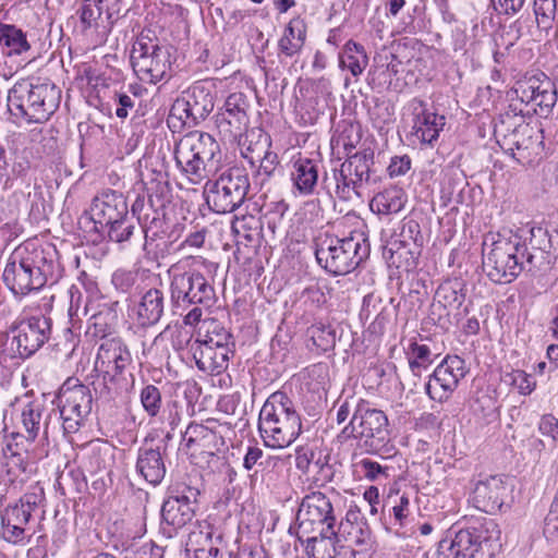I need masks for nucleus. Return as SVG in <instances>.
<instances>
[{
  "label": "nucleus",
  "instance_id": "nucleus-8",
  "mask_svg": "<svg viewBox=\"0 0 558 558\" xmlns=\"http://www.w3.org/2000/svg\"><path fill=\"white\" fill-rule=\"evenodd\" d=\"M494 135L499 146L522 165L532 162L533 157L538 155L541 136L523 117L510 113L501 116Z\"/></svg>",
  "mask_w": 558,
  "mask_h": 558
},
{
  "label": "nucleus",
  "instance_id": "nucleus-64",
  "mask_svg": "<svg viewBox=\"0 0 558 558\" xmlns=\"http://www.w3.org/2000/svg\"><path fill=\"white\" fill-rule=\"evenodd\" d=\"M411 168V158L408 155L391 158L388 173L391 178L404 175Z\"/></svg>",
  "mask_w": 558,
  "mask_h": 558
},
{
  "label": "nucleus",
  "instance_id": "nucleus-50",
  "mask_svg": "<svg viewBox=\"0 0 558 558\" xmlns=\"http://www.w3.org/2000/svg\"><path fill=\"white\" fill-rule=\"evenodd\" d=\"M545 89L533 104L535 113L547 117L557 102L556 86L551 81H545Z\"/></svg>",
  "mask_w": 558,
  "mask_h": 558
},
{
  "label": "nucleus",
  "instance_id": "nucleus-13",
  "mask_svg": "<svg viewBox=\"0 0 558 558\" xmlns=\"http://www.w3.org/2000/svg\"><path fill=\"white\" fill-rule=\"evenodd\" d=\"M342 434L359 439L368 451H377L389 440L388 418L381 410L361 401Z\"/></svg>",
  "mask_w": 558,
  "mask_h": 558
},
{
  "label": "nucleus",
  "instance_id": "nucleus-42",
  "mask_svg": "<svg viewBox=\"0 0 558 558\" xmlns=\"http://www.w3.org/2000/svg\"><path fill=\"white\" fill-rule=\"evenodd\" d=\"M464 294L450 283L441 284L435 293V311H446V314H459V310L464 303Z\"/></svg>",
  "mask_w": 558,
  "mask_h": 558
},
{
  "label": "nucleus",
  "instance_id": "nucleus-17",
  "mask_svg": "<svg viewBox=\"0 0 558 558\" xmlns=\"http://www.w3.org/2000/svg\"><path fill=\"white\" fill-rule=\"evenodd\" d=\"M131 361V353L121 339L111 338L101 342L94 363V372L102 378L104 383L99 391L100 397L111 398L108 384L113 383L116 376L122 374Z\"/></svg>",
  "mask_w": 558,
  "mask_h": 558
},
{
  "label": "nucleus",
  "instance_id": "nucleus-40",
  "mask_svg": "<svg viewBox=\"0 0 558 558\" xmlns=\"http://www.w3.org/2000/svg\"><path fill=\"white\" fill-rule=\"evenodd\" d=\"M339 64L342 69H347L353 76L363 73L368 64V58L364 47L353 40H349L339 54Z\"/></svg>",
  "mask_w": 558,
  "mask_h": 558
},
{
  "label": "nucleus",
  "instance_id": "nucleus-6",
  "mask_svg": "<svg viewBox=\"0 0 558 558\" xmlns=\"http://www.w3.org/2000/svg\"><path fill=\"white\" fill-rule=\"evenodd\" d=\"M369 255V244L363 233L352 232L339 239L326 236L316 243L317 263L335 276L354 270Z\"/></svg>",
  "mask_w": 558,
  "mask_h": 558
},
{
  "label": "nucleus",
  "instance_id": "nucleus-32",
  "mask_svg": "<svg viewBox=\"0 0 558 558\" xmlns=\"http://www.w3.org/2000/svg\"><path fill=\"white\" fill-rule=\"evenodd\" d=\"M31 49L32 46L25 32L15 25L0 23V52L2 57L21 58V61H26Z\"/></svg>",
  "mask_w": 558,
  "mask_h": 558
},
{
  "label": "nucleus",
  "instance_id": "nucleus-49",
  "mask_svg": "<svg viewBox=\"0 0 558 558\" xmlns=\"http://www.w3.org/2000/svg\"><path fill=\"white\" fill-rule=\"evenodd\" d=\"M388 468L380 465L372 459L364 458L354 463V471L369 481H385L388 478Z\"/></svg>",
  "mask_w": 558,
  "mask_h": 558
},
{
  "label": "nucleus",
  "instance_id": "nucleus-35",
  "mask_svg": "<svg viewBox=\"0 0 558 558\" xmlns=\"http://www.w3.org/2000/svg\"><path fill=\"white\" fill-rule=\"evenodd\" d=\"M318 162L307 157H299L292 163L291 180L303 195H311L318 182Z\"/></svg>",
  "mask_w": 558,
  "mask_h": 558
},
{
  "label": "nucleus",
  "instance_id": "nucleus-19",
  "mask_svg": "<svg viewBox=\"0 0 558 558\" xmlns=\"http://www.w3.org/2000/svg\"><path fill=\"white\" fill-rule=\"evenodd\" d=\"M466 373L465 362L462 357L458 355L446 356L435 368L426 384L427 395L439 402L447 400Z\"/></svg>",
  "mask_w": 558,
  "mask_h": 558
},
{
  "label": "nucleus",
  "instance_id": "nucleus-29",
  "mask_svg": "<svg viewBox=\"0 0 558 558\" xmlns=\"http://www.w3.org/2000/svg\"><path fill=\"white\" fill-rule=\"evenodd\" d=\"M135 469L148 484L159 485L167 472L163 453L159 448L141 447L137 451Z\"/></svg>",
  "mask_w": 558,
  "mask_h": 558
},
{
  "label": "nucleus",
  "instance_id": "nucleus-20",
  "mask_svg": "<svg viewBox=\"0 0 558 558\" xmlns=\"http://www.w3.org/2000/svg\"><path fill=\"white\" fill-rule=\"evenodd\" d=\"M219 428L221 424L216 418H208L204 423H190L182 434L186 449L192 456H215L225 446Z\"/></svg>",
  "mask_w": 558,
  "mask_h": 558
},
{
  "label": "nucleus",
  "instance_id": "nucleus-63",
  "mask_svg": "<svg viewBox=\"0 0 558 558\" xmlns=\"http://www.w3.org/2000/svg\"><path fill=\"white\" fill-rule=\"evenodd\" d=\"M409 498L407 496H401L399 504L392 506L389 511L393 517V526L403 527L405 525V520L409 514Z\"/></svg>",
  "mask_w": 558,
  "mask_h": 558
},
{
  "label": "nucleus",
  "instance_id": "nucleus-53",
  "mask_svg": "<svg viewBox=\"0 0 558 558\" xmlns=\"http://www.w3.org/2000/svg\"><path fill=\"white\" fill-rule=\"evenodd\" d=\"M215 536L216 535L210 525H207L206 529L193 531L189 535L186 550L195 553L196 548L197 550H202V548H208L211 544L215 543Z\"/></svg>",
  "mask_w": 558,
  "mask_h": 558
},
{
  "label": "nucleus",
  "instance_id": "nucleus-47",
  "mask_svg": "<svg viewBox=\"0 0 558 558\" xmlns=\"http://www.w3.org/2000/svg\"><path fill=\"white\" fill-rule=\"evenodd\" d=\"M288 204L283 201L268 204L260 221V226L266 227L274 235L279 231H282L284 215L288 211Z\"/></svg>",
  "mask_w": 558,
  "mask_h": 558
},
{
  "label": "nucleus",
  "instance_id": "nucleus-43",
  "mask_svg": "<svg viewBox=\"0 0 558 558\" xmlns=\"http://www.w3.org/2000/svg\"><path fill=\"white\" fill-rule=\"evenodd\" d=\"M136 230L135 220L130 213L124 218H120L119 221L112 222L106 228L97 232L98 236L102 240L122 244L129 242Z\"/></svg>",
  "mask_w": 558,
  "mask_h": 558
},
{
  "label": "nucleus",
  "instance_id": "nucleus-33",
  "mask_svg": "<svg viewBox=\"0 0 558 558\" xmlns=\"http://www.w3.org/2000/svg\"><path fill=\"white\" fill-rule=\"evenodd\" d=\"M413 242L417 246L423 245V235L418 222L414 219H404L400 230V240L393 241L389 245L384 247L383 255L386 258L389 266L400 268L401 265V252L400 248L405 247L409 242Z\"/></svg>",
  "mask_w": 558,
  "mask_h": 558
},
{
  "label": "nucleus",
  "instance_id": "nucleus-59",
  "mask_svg": "<svg viewBox=\"0 0 558 558\" xmlns=\"http://www.w3.org/2000/svg\"><path fill=\"white\" fill-rule=\"evenodd\" d=\"M223 331L229 330L217 318L208 317L203 320L199 318V322L197 323L196 338H204V335L214 336Z\"/></svg>",
  "mask_w": 558,
  "mask_h": 558
},
{
  "label": "nucleus",
  "instance_id": "nucleus-7",
  "mask_svg": "<svg viewBox=\"0 0 558 558\" xmlns=\"http://www.w3.org/2000/svg\"><path fill=\"white\" fill-rule=\"evenodd\" d=\"M174 47L160 45L157 39L141 35L131 50V64L137 77L145 83L157 84L173 73Z\"/></svg>",
  "mask_w": 558,
  "mask_h": 558
},
{
  "label": "nucleus",
  "instance_id": "nucleus-56",
  "mask_svg": "<svg viewBox=\"0 0 558 558\" xmlns=\"http://www.w3.org/2000/svg\"><path fill=\"white\" fill-rule=\"evenodd\" d=\"M137 274L133 270L118 269L113 272L111 282L117 290L129 292L135 284Z\"/></svg>",
  "mask_w": 558,
  "mask_h": 558
},
{
  "label": "nucleus",
  "instance_id": "nucleus-37",
  "mask_svg": "<svg viewBox=\"0 0 558 558\" xmlns=\"http://www.w3.org/2000/svg\"><path fill=\"white\" fill-rule=\"evenodd\" d=\"M306 23L303 19H292L278 41L280 54L292 58L300 53L306 40Z\"/></svg>",
  "mask_w": 558,
  "mask_h": 558
},
{
  "label": "nucleus",
  "instance_id": "nucleus-21",
  "mask_svg": "<svg viewBox=\"0 0 558 558\" xmlns=\"http://www.w3.org/2000/svg\"><path fill=\"white\" fill-rule=\"evenodd\" d=\"M16 335L13 341L16 342L19 356L29 357L49 339L51 332V319L49 316H28L15 327Z\"/></svg>",
  "mask_w": 558,
  "mask_h": 558
},
{
  "label": "nucleus",
  "instance_id": "nucleus-30",
  "mask_svg": "<svg viewBox=\"0 0 558 558\" xmlns=\"http://www.w3.org/2000/svg\"><path fill=\"white\" fill-rule=\"evenodd\" d=\"M31 519L29 512L23 509V505L15 502L7 506L1 511L2 538L12 544L22 542Z\"/></svg>",
  "mask_w": 558,
  "mask_h": 558
},
{
  "label": "nucleus",
  "instance_id": "nucleus-16",
  "mask_svg": "<svg viewBox=\"0 0 558 558\" xmlns=\"http://www.w3.org/2000/svg\"><path fill=\"white\" fill-rule=\"evenodd\" d=\"M129 213L125 196L121 192L107 189L92 199L89 209L84 211L78 222L92 225L90 231L97 233Z\"/></svg>",
  "mask_w": 558,
  "mask_h": 558
},
{
  "label": "nucleus",
  "instance_id": "nucleus-5",
  "mask_svg": "<svg viewBox=\"0 0 558 558\" xmlns=\"http://www.w3.org/2000/svg\"><path fill=\"white\" fill-rule=\"evenodd\" d=\"M483 242V270L495 283L512 282L523 270H527L521 256V239L517 235L497 234Z\"/></svg>",
  "mask_w": 558,
  "mask_h": 558
},
{
  "label": "nucleus",
  "instance_id": "nucleus-57",
  "mask_svg": "<svg viewBox=\"0 0 558 558\" xmlns=\"http://www.w3.org/2000/svg\"><path fill=\"white\" fill-rule=\"evenodd\" d=\"M112 101L117 106L116 116L120 119H125L135 107L134 97L124 92H116Z\"/></svg>",
  "mask_w": 558,
  "mask_h": 558
},
{
  "label": "nucleus",
  "instance_id": "nucleus-38",
  "mask_svg": "<svg viewBox=\"0 0 558 558\" xmlns=\"http://www.w3.org/2000/svg\"><path fill=\"white\" fill-rule=\"evenodd\" d=\"M373 165L374 151L371 149H364L349 156L348 159L342 162V171L353 175L355 183H357L361 189L364 183H368L371 181V167Z\"/></svg>",
  "mask_w": 558,
  "mask_h": 558
},
{
  "label": "nucleus",
  "instance_id": "nucleus-10",
  "mask_svg": "<svg viewBox=\"0 0 558 558\" xmlns=\"http://www.w3.org/2000/svg\"><path fill=\"white\" fill-rule=\"evenodd\" d=\"M46 258L43 252L24 255L16 251L7 263L2 279L14 294H26L46 284Z\"/></svg>",
  "mask_w": 558,
  "mask_h": 558
},
{
  "label": "nucleus",
  "instance_id": "nucleus-24",
  "mask_svg": "<svg viewBox=\"0 0 558 558\" xmlns=\"http://www.w3.org/2000/svg\"><path fill=\"white\" fill-rule=\"evenodd\" d=\"M413 109V134L423 144L432 145L439 137V132L445 126V117L426 109V102L420 98L411 101Z\"/></svg>",
  "mask_w": 558,
  "mask_h": 558
},
{
  "label": "nucleus",
  "instance_id": "nucleus-60",
  "mask_svg": "<svg viewBox=\"0 0 558 558\" xmlns=\"http://www.w3.org/2000/svg\"><path fill=\"white\" fill-rule=\"evenodd\" d=\"M534 23L535 19L533 20L530 15H521L519 19H517L511 25V28L517 34L515 38L519 39L522 37H534L535 31L538 32L536 28L534 29Z\"/></svg>",
  "mask_w": 558,
  "mask_h": 558
},
{
  "label": "nucleus",
  "instance_id": "nucleus-44",
  "mask_svg": "<svg viewBox=\"0 0 558 558\" xmlns=\"http://www.w3.org/2000/svg\"><path fill=\"white\" fill-rule=\"evenodd\" d=\"M44 405L37 401L28 402L22 411V424L27 433V439L34 441L40 429Z\"/></svg>",
  "mask_w": 558,
  "mask_h": 558
},
{
  "label": "nucleus",
  "instance_id": "nucleus-1",
  "mask_svg": "<svg viewBox=\"0 0 558 558\" xmlns=\"http://www.w3.org/2000/svg\"><path fill=\"white\" fill-rule=\"evenodd\" d=\"M298 538L305 545L307 555L319 558L326 553L328 558L338 554L341 543L339 530H336V515L332 501L322 492L305 495L298 510Z\"/></svg>",
  "mask_w": 558,
  "mask_h": 558
},
{
  "label": "nucleus",
  "instance_id": "nucleus-23",
  "mask_svg": "<svg viewBox=\"0 0 558 558\" xmlns=\"http://www.w3.org/2000/svg\"><path fill=\"white\" fill-rule=\"evenodd\" d=\"M509 488L499 476L478 481L473 489L472 501L475 508L485 513L500 511L508 497Z\"/></svg>",
  "mask_w": 558,
  "mask_h": 558
},
{
  "label": "nucleus",
  "instance_id": "nucleus-9",
  "mask_svg": "<svg viewBox=\"0 0 558 558\" xmlns=\"http://www.w3.org/2000/svg\"><path fill=\"white\" fill-rule=\"evenodd\" d=\"M248 190L247 171L242 167H229L215 181L207 182L206 202L217 214L232 213L245 202Z\"/></svg>",
  "mask_w": 558,
  "mask_h": 558
},
{
  "label": "nucleus",
  "instance_id": "nucleus-52",
  "mask_svg": "<svg viewBox=\"0 0 558 558\" xmlns=\"http://www.w3.org/2000/svg\"><path fill=\"white\" fill-rule=\"evenodd\" d=\"M310 333L315 344L324 350L336 343V329L329 324H315L310 328Z\"/></svg>",
  "mask_w": 558,
  "mask_h": 558
},
{
  "label": "nucleus",
  "instance_id": "nucleus-48",
  "mask_svg": "<svg viewBox=\"0 0 558 558\" xmlns=\"http://www.w3.org/2000/svg\"><path fill=\"white\" fill-rule=\"evenodd\" d=\"M45 490L39 483L29 486L17 501L19 505H23V509L25 511L29 512L31 518L37 512V510L45 507Z\"/></svg>",
  "mask_w": 558,
  "mask_h": 558
},
{
  "label": "nucleus",
  "instance_id": "nucleus-58",
  "mask_svg": "<svg viewBox=\"0 0 558 558\" xmlns=\"http://www.w3.org/2000/svg\"><path fill=\"white\" fill-rule=\"evenodd\" d=\"M182 408L178 400H169L161 412L162 422L167 423L173 430L181 422Z\"/></svg>",
  "mask_w": 558,
  "mask_h": 558
},
{
  "label": "nucleus",
  "instance_id": "nucleus-45",
  "mask_svg": "<svg viewBox=\"0 0 558 558\" xmlns=\"http://www.w3.org/2000/svg\"><path fill=\"white\" fill-rule=\"evenodd\" d=\"M407 355L410 368L416 376H420L422 369H426L434 362L429 347L426 344H418L416 341L410 342Z\"/></svg>",
  "mask_w": 558,
  "mask_h": 558
},
{
  "label": "nucleus",
  "instance_id": "nucleus-46",
  "mask_svg": "<svg viewBox=\"0 0 558 558\" xmlns=\"http://www.w3.org/2000/svg\"><path fill=\"white\" fill-rule=\"evenodd\" d=\"M535 24L538 33L548 34L557 12V0H534Z\"/></svg>",
  "mask_w": 558,
  "mask_h": 558
},
{
  "label": "nucleus",
  "instance_id": "nucleus-14",
  "mask_svg": "<svg viewBox=\"0 0 558 558\" xmlns=\"http://www.w3.org/2000/svg\"><path fill=\"white\" fill-rule=\"evenodd\" d=\"M59 417L64 434H74L85 424L92 412L93 397L87 386L68 379L58 395Z\"/></svg>",
  "mask_w": 558,
  "mask_h": 558
},
{
  "label": "nucleus",
  "instance_id": "nucleus-54",
  "mask_svg": "<svg viewBox=\"0 0 558 558\" xmlns=\"http://www.w3.org/2000/svg\"><path fill=\"white\" fill-rule=\"evenodd\" d=\"M162 314L163 312V294L158 289H149L143 296L140 303L137 314Z\"/></svg>",
  "mask_w": 558,
  "mask_h": 558
},
{
  "label": "nucleus",
  "instance_id": "nucleus-12",
  "mask_svg": "<svg viewBox=\"0 0 558 558\" xmlns=\"http://www.w3.org/2000/svg\"><path fill=\"white\" fill-rule=\"evenodd\" d=\"M201 492L184 482L168 488L161 506V529L171 537L179 529L191 522L198 507Z\"/></svg>",
  "mask_w": 558,
  "mask_h": 558
},
{
  "label": "nucleus",
  "instance_id": "nucleus-4",
  "mask_svg": "<svg viewBox=\"0 0 558 558\" xmlns=\"http://www.w3.org/2000/svg\"><path fill=\"white\" fill-rule=\"evenodd\" d=\"M175 165L193 183H201L216 171L221 161L219 143L208 133L194 131L185 134L174 146Z\"/></svg>",
  "mask_w": 558,
  "mask_h": 558
},
{
  "label": "nucleus",
  "instance_id": "nucleus-11",
  "mask_svg": "<svg viewBox=\"0 0 558 558\" xmlns=\"http://www.w3.org/2000/svg\"><path fill=\"white\" fill-rule=\"evenodd\" d=\"M171 300L173 306L186 311V314H203L216 303L214 288L197 269L177 274L171 281Z\"/></svg>",
  "mask_w": 558,
  "mask_h": 558
},
{
  "label": "nucleus",
  "instance_id": "nucleus-27",
  "mask_svg": "<svg viewBox=\"0 0 558 558\" xmlns=\"http://www.w3.org/2000/svg\"><path fill=\"white\" fill-rule=\"evenodd\" d=\"M191 351L196 366L203 372L219 374L228 365L232 349H219L203 339H195L191 344Z\"/></svg>",
  "mask_w": 558,
  "mask_h": 558
},
{
  "label": "nucleus",
  "instance_id": "nucleus-41",
  "mask_svg": "<svg viewBox=\"0 0 558 558\" xmlns=\"http://www.w3.org/2000/svg\"><path fill=\"white\" fill-rule=\"evenodd\" d=\"M199 318L201 316H183L181 320L168 324L163 332L170 336L175 349L190 344Z\"/></svg>",
  "mask_w": 558,
  "mask_h": 558
},
{
  "label": "nucleus",
  "instance_id": "nucleus-22",
  "mask_svg": "<svg viewBox=\"0 0 558 558\" xmlns=\"http://www.w3.org/2000/svg\"><path fill=\"white\" fill-rule=\"evenodd\" d=\"M529 232V242L521 243V256L526 262L527 271L547 269L550 265L553 247L548 230L543 227H532Z\"/></svg>",
  "mask_w": 558,
  "mask_h": 558
},
{
  "label": "nucleus",
  "instance_id": "nucleus-62",
  "mask_svg": "<svg viewBox=\"0 0 558 558\" xmlns=\"http://www.w3.org/2000/svg\"><path fill=\"white\" fill-rule=\"evenodd\" d=\"M349 535L352 542L357 546L367 545L371 542V530L366 522L361 521L351 525Z\"/></svg>",
  "mask_w": 558,
  "mask_h": 558
},
{
  "label": "nucleus",
  "instance_id": "nucleus-51",
  "mask_svg": "<svg viewBox=\"0 0 558 558\" xmlns=\"http://www.w3.org/2000/svg\"><path fill=\"white\" fill-rule=\"evenodd\" d=\"M141 402L150 417H155L161 410V393L155 385H147L141 391Z\"/></svg>",
  "mask_w": 558,
  "mask_h": 558
},
{
  "label": "nucleus",
  "instance_id": "nucleus-61",
  "mask_svg": "<svg viewBox=\"0 0 558 558\" xmlns=\"http://www.w3.org/2000/svg\"><path fill=\"white\" fill-rule=\"evenodd\" d=\"M538 430L555 444L558 439V418L553 414L543 415L538 424Z\"/></svg>",
  "mask_w": 558,
  "mask_h": 558
},
{
  "label": "nucleus",
  "instance_id": "nucleus-18",
  "mask_svg": "<svg viewBox=\"0 0 558 558\" xmlns=\"http://www.w3.org/2000/svg\"><path fill=\"white\" fill-rule=\"evenodd\" d=\"M250 102L245 94H230L223 107L216 114V126L225 140L235 141L247 129Z\"/></svg>",
  "mask_w": 558,
  "mask_h": 558
},
{
  "label": "nucleus",
  "instance_id": "nucleus-31",
  "mask_svg": "<svg viewBox=\"0 0 558 558\" xmlns=\"http://www.w3.org/2000/svg\"><path fill=\"white\" fill-rule=\"evenodd\" d=\"M395 299L388 295L383 296L378 292H372L364 296L362 303V312L365 314H391L395 311H400L401 306H403L402 311H407V305L411 304L409 312H418L422 311V303L420 301V295L417 292L410 293L404 300L403 304L399 302L397 305L393 304Z\"/></svg>",
  "mask_w": 558,
  "mask_h": 558
},
{
  "label": "nucleus",
  "instance_id": "nucleus-3",
  "mask_svg": "<svg viewBox=\"0 0 558 558\" xmlns=\"http://www.w3.org/2000/svg\"><path fill=\"white\" fill-rule=\"evenodd\" d=\"M258 430L265 446L282 449L302 432L301 416L293 401L283 391L271 393L259 411Z\"/></svg>",
  "mask_w": 558,
  "mask_h": 558
},
{
  "label": "nucleus",
  "instance_id": "nucleus-39",
  "mask_svg": "<svg viewBox=\"0 0 558 558\" xmlns=\"http://www.w3.org/2000/svg\"><path fill=\"white\" fill-rule=\"evenodd\" d=\"M407 203V196L402 189L392 186L375 195L371 202L373 211L380 215L400 213Z\"/></svg>",
  "mask_w": 558,
  "mask_h": 558
},
{
  "label": "nucleus",
  "instance_id": "nucleus-26",
  "mask_svg": "<svg viewBox=\"0 0 558 558\" xmlns=\"http://www.w3.org/2000/svg\"><path fill=\"white\" fill-rule=\"evenodd\" d=\"M271 142L269 136H259V141L253 146L250 144L243 157L247 159L252 168H255V174L260 178L262 183L275 174L279 165L278 155L271 151Z\"/></svg>",
  "mask_w": 558,
  "mask_h": 558
},
{
  "label": "nucleus",
  "instance_id": "nucleus-55",
  "mask_svg": "<svg viewBox=\"0 0 558 558\" xmlns=\"http://www.w3.org/2000/svg\"><path fill=\"white\" fill-rule=\"evenodd\" d=\"M535 83L536 81L533 77V75L519 80L512 87L511 93L521 102H524L526 105H533V90L536 88L534 87Z\"/></svg>",
  "mask_w": 558,
  "mask_h": 558
},
{
  "label": "nucleus",
  "instance_id": "nucleus-15",
  "mask_svg": "<svg viewBox=\"0 0 558 558\" xmlns=\"http://www.w3.org/2000/svg\"><path fill=\"white\" fill-rule=\"evenodd\" d=\"M214 107L215 95L211 87L206 83L197 82L174 101L168 122L178 119L183 125L191 128L205 120Z\"/></svg>",
  "mask_w": 558,
  "mask_h": 558
},
{
  "label": "nucleus",
  "instance_id": "nucleus-28",
  "mask_svg": "<svg viewBox=\"0 0 558 558\" xmlns=\"http://www.w3.org/2000/svg\"><path fill=\"white\" fill-rule=\"evenodd\" d=\"M120 9H108L105 0H83L77 14L83 31L99 29L100 27L110 31Z\"/></svg>",
  "mask_w": 558,
  "mask_h": 558
},
{
  "label": "nucleus",
  "instance_id": "nucleus-34",
  "mask_svg": "<svg viewBox=\"0 0 558 558\" xmlns=\"http://www.w3.org/2000/svg\"><path fill=\"white\" fill-rule=\"evenodd\" d=\"M322 189L329 197L337 196L341 201L351 199L353 194L360 195V186L355 183L353 175L342 171V165L339 169H333L330 174L325 173Z\"/></svg>",
  "mask_w": 558,
  "mask_h": 558
},
{
  "label": "nucleus",
  "instance_id": "nucleus-25",
  "mask_svg": "<svg viewBox=\"0 0 558 558\" xmlns=\"http://www.w3.org/2000/svg\"><path fill=\"white\" fill-rule=\"evenodd\" d=\"M32 106L36 110L34 123H44L59 108L61 100V90L50 82L33 84L29 82Z\"/></svg>",
  "mask_w": 558,
  "mask_h": 558
},
{
  "label": "nucleus",
  "instance_id": "nucleus-2",
  "mask_svg": "<svg viewBox=\"0 0 558 558\" xmlns=\"http://www.w3.org/2000/svg\"><path fill=\"white\" fill-rule=\"evenodd\" d=\"M450 541L438 542L437 553L452 558H493L501 547L498 524L489 518H471L449 529Z\"/></svg>",
  "mask_w": 558,
  "mask_h": 558
},
{
  "label": "nucleus",
  "instance_id": "nucleus-36",
  "mask_svg": "<svg viewBox=\"0 0 558 558\" xmlns=\"http://www.w3.org/2000/svg\"><path fill=\"white\" fill-rule=\"evenodd\" d=\"M29 89V82L22 80L16 82L8 93V110L16 118H23L28 123H34V110L32 106V98Z\"/></svg>",
  "mask_w": 558,
  "mask_h": 558
}]
</instances>
